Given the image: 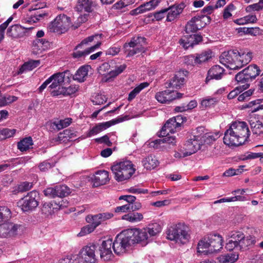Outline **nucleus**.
<instances>
[{
    "instance_id": "nucleus-1",
    "label": "nucleus",
    "mask_w": 263,
    "mask_h": 263,
    "mask_svg": "<svg viewBox=\"0 0 263 263\" xmlns=\"http://www.w3.org/2000/svg\"><path fill=\"white\" fill-rule=\"evenodd\" d=\"M250 132L245 122H233L224 133L223 142L229 146H238L248 140Z\"/></svg>"
},
{
    "instance_id": "nucleus-2",
    "label": "nucleus",
    "mask_w": 263,
    "mask_h": 263,
    "mask_svg": "<svg viewBox=\"0 0 263 263\" xmlns=\"http://www.w3.org/2000/svg\"><path fill=\"white\" fill-rule=\"evenodd\" d=\"M102 35V34H95L83 40L74 48L72 53V57L81 60L93 52L101 45Z\"/></svg>"
},
{
    "instance_id": "nucleus-3",
    "label": "nucleus",
    "mask_w": 263,
    "mask_h": 263,
    "mask_svg": "<svg viewBox=\"0 0 263 263\" xmlns=\"http://www.w3.org/2000/svg\"><path fill=\"white\" fill-rule=\"evenodd\" d=\"M222 238L220 235H208L199 241L198 252L206 254L216 253L222 249Z\"/></svg>"
},
{
    "instance_id": "nucleus-4",
    "label": "nucleus",
    "mask_w": 263,
    "mask_h": 263,
    "mask_svg": "<svg viewBox=\"0 0 263 263\" xmlns=\"http://www.w3.org/2000/svg\"><path fill=\"white\" fill-rule=\"evenodd\" d=\"M166 234L168 239L180 244L186 243L190 238L188 227L181 222L170 226L167 228Z\"/></svg>"
},
{
    "instance_id": "nucleus-5",
    "label": "nucleus",
    "mask_w": 263,
    "mask_h": 263,
    "mask_svg": "<svg viewBox=\"0 0 263 263\" xmlns=\"http://www.w3.org/2000/svg\"><path fill=\"white\" fill-rule=\"evenodd\" d=\"M134 165L129 160H123L115 163L111 167L114 178L118 182L127 180L131 178L136 172Z\"/></svg>"
},
{
    "instance_id": "nucleus-6",
    "label": "nucleus",
    "mask_w": 263,
    "mask_h": 263,
    "mask_svg": "<svg viewBox=\"0 0 263 263\" xmlns=\"http://www.w3.org/2000/svg\"><path fill=\"white\" fill-rule=\"evenodd\" d=\"M261 71L256 64H251L235 75V79L238 85L242 84L243 89H247L250 83L259 76Z\"/></svg>"
},
{
    "instance_id": "nucleus-7",
    "label": "nucleus",
    "mask_w": 263,
    "mask_h": 263,
    "mask_svg": "<svg viewBox=\"0 0 263 263\" xmlns=\"http://www.w3.org/2000/svg\"><path fill=\"white\" fill-rule=\"evenodd\" d=\"M113 217V214L110 213H103L86 216V221L89 224L83 227L78 234L79 236H83L93 232L102 222Z\"/></svg>"
},
{
    "instance_id": "nucleus-8",
    "label": "nucleus",
    "mask_w": 263,
    "mask_h": 263,
    "mask_svg": "<svg viewBox=\"0 0 263 263\" xmlns=\"http://www.w3.org/2000/svg\"><path fill=\"white\" fill-rule=\"evenodd\" d=\"M146 44V39L141 36L133 37L129 43L124 45V52L126 57H130L140 52L145 51L144 46Z\"/></svg>"
},
{
    "instance_id": "nucleus-9",
    "label": "nucleus",
    "mask_w": 263,
    "mask_h": 263,
    "mask_svg": "<svg viewBox=\"0 0 263 263\" xmlns=\"http://www.w3.org/2000/svg\"><path fill=\"white\" fill-rule=\"evenodd\" d=\"M112 244V249L117 255L123 254L127 251L132 245V241L126 230L122 231L116 236Z\"/></svg>"
},
{
    "instance_id": "nucleus-10",
    "label": "nucleus",
    "mask_w": 263,
    "mask_h": 263,
    "mask_svg": "<svg viewBox=\"0 0 263 263\" xmlns=\"http://www.w3.org/2000/svg\"><path fill=\"white\" fill-rule=\"evenodd\" d=\"M72 25L70 17L63 14L58 15L54 21L51 22L49 28L51 32L63 33Z\"/></svg>"
},
{
    "instance_id": "nucleus-11",
    "label": "nucleus",
    "mask_w": 263,
    "mask_h": 263,
    "mask_svg": "<svg viewBox=\"0 0 263 263\" xmlns=\"http://www.w3.org/2000/svg\"><path fill=\"white\" fill-rule=\"evenodd\" d=\"M238 51L236 49L223 52L219 57L221 64L226 67L233 70H238Z\"/></svg>"
},
{
    "instance_id": "nucleus-12",
    "label": "nucleus",
    "mask_w": 263,
    "mask_h": 263,
    "mask_svg": "<svg viewBox=\"0 0 263 263\" xmlns=\"http://www.w3.org/2000/svg\"><path fill=\"white\" fill-rule=\"evenodd\" d=\"M39 198L38 192L36 191H32L21 199L18 202V204L24 212L32 211L39 205Z\"/></svg>"
},
{
    "instance_id": "nucleus-13",
    "label": "nucleus",
    "mask_w": 263,
    "mask_h": 263,
    "mask_svg": "<svg viewBox=\"0 0 263 263\" xmlns=\"http://www.w3.org/2000/svg\"><path fill=\"white\" fill-rule=\"evenodd\" d=\"M22 226L10 221L0 224V237H14L18 235Z\"/></svg>"
},
{
    "instance_id": "nucleus-14",
    "label": "nucleus",
    "mask_w": 263,
    "mask_h": 263,
    "mask_svg": "<svg viewBox=\"0 0 263 263\" xmlns=\"http://www.w3.org/2000/svg\"><path fill=\"white\" fill-rule=\"evenodd\" d=\"M132 245L135 243H141L145 246L148 243V235L147 231L140 229H132L126 230Z\"/></svg>"
},
{
    "instance_id": "nucleus-15",
    "label": "nucleus",
    "mask_w": 263,
    "mask_h": 263,
    "mask_svg": "<svg viewBox=\"0 0 263 263\" xmlns=\"http://www.w3.org/2000/svg\"><path fill=\"white\" fill-rule=\"evenodd\" d=\"M78 132L73 128H67L60 132L57 137L51 139V143L53 144L66 143L71 141L73 139L78 137Z\"/></svg>"
},
{
    "instance_id": "nucleus-16",
    "label": "nucleus",
    "mask_w": 263,
    "mask_h": 263,
    "mask_svg": "<svg viewBox=\"0 0 263 263\" xmlns=\"http://www.w3.org/2000/svg\"><path fill=\"white\" fill-rule=\"evenodd\" d=\"M183 95L180 92L166 89L156 93L155 98L161 103L168 104L175 99L181 98Z\"/></svg>"
},
{
    "instance_id": "nucleus-17",
    "label": "nucleus",
    "mask_w": 263,
    "mask_h": 263,
    "mask_svg": "<svg viewBox=\"0 0 263 263\" xmlns=\"http://www.w3.org/2000/svg\"><path fill=\"white\" fill-rule=\"evenodd\" d=\"M96 250L95 245H87L84 247L77 256H78L80 259L82 260L83 259L86 262L95 263L96 261Z\"/></svg>"
},
{
    "instance_id": "nucleus-18",
    "label": "nucleus",
    "mask_w": 263,
    "mask_h": 263,
    "mask_svg": "<svg viewBox=\"0 0 263 263\" xmlns=\"http://www.w3.org/2000/svg\"><path fill=\"white\" fill-rule=\"evenodd\" d=\"M112 241L111 239L103 240L99 247L100 257L104 261L110 260L114 255L112 252Z\"/></svg>"
},
{
    "instance_id": "nucleus-19",
    "label": "nucleus",
    "mask_w": 263,
    "mask_h": 263,
    "mask_svg": "<svg viewBox=\"0 0 263 263\" xmlns=\"http://www.w3.org/2000/svg\"><path fill=\"white\" fill-rule=\"evenodd\" d=\"M185 7L183 3L172 5L165 8L166 13V21L171 22L175 21L179 17Z\"/></svg>"
},
{
    "instance_id": "nucleus-20",
    "label": "nucleus",
    "mask_w": 263,
    "mask_h": 263,
    "mask_svg": "<svg viewBox=\"0 0 263 263\" xmlns=\"http://www.w3.org/2000/svg\"><path fill=\"white\" fill-rule=\"evenodd\" d=\"M202 41V36L196 34H187L184 35L179 41L180 45L184 48L193 47Z\"/></svg>"
},
{
    "instance_id": "nucleus-21",
    "label": "nucleus",
    "mask_w": 263,
    "mask_h": 263,
    "mask_svg": "<svg viewBox=\"0 0 263 263\" xmlns=\"http://www.w3.org/2000/svg\"><path fill=\"white\" fill-rule=\"evenodd\" d=\"M70 72L67 70L63 72H57L51 76L48 79H50V83L49 87L51 89L56 88L62 85L64 82L65 78L67 77L69 78Z\"/></svg>"
},
{
    "instance_id": "nucleus-22",
    "label": "nucleus",
    "mask_w": 263,
    "mask_h": 263,
    "mask_svg": "<svg viewBox=\"0 0 263 263\" xmlns=\"http://www.w3.org/2000/svg\"><path fill=\"white\" fill-rule=\"evenodd\" d=\"M33 27H24L20 25L16 24L10 27L7 31V35L12 38H18L24 36L27 30L33 29Z\"/></svg>"
},
{
    "instance_id": "nucleus-23",
    "label": "nucleus",
    "mask_w": 263,
    "mask_h": 263,
    "mask_svg": "<svg viewBox=\"0 0 263 263\" xmlns=\"http://www.w3.org/2000/svg\"><path fill=\"white\" fill-rule=\"evenodd\" d=\"M188 73V71L185 70L178 71L170 80L169 86L176 89L180 88L184 84V77L187 76Z\"/></svg>"
},
{
    "instance_id": "nucleus-24",
    "label": "nucleus",
    "mask_w": 263,
    "mask_h": 263,
    "mask_svg": "<svg viewBox=\"0 0 263 263\" xmlns=\"http://www.w3.org/2000/svg\"><path fill=\"white\" fill-rule=\"evenodd\" d=\"M49 45V42L46 39H35L32 43V53L34 55L39 54L47 50Z\"/></svg>"
},
{
    "instance_id": "nucleus-25",
    "label": "nucleus",
    "mask_w": 263,
    "mask_h": 263,
    "mask_svg": "<svg viewBox=\"0 0 263 263\" xmlns=\"http://www.w3.org/2000/svg\"><path fill=\"white\" fill-rule=\"evenodd\" d=\"M92 180L94 186L97 187L105 184L110 180L109 172L105 170L98 171L96 173Z\"/></svg>"
},
{
    "instance_id": "nucleus-26",
    "label": "nucleus",
    "mask_w": 263,
    "mask_h": 263,
    "mask_svg": "<svg viewBox=\"0 0 263 263\" xmlns=\"http://www.w3.org/2000/svg\"><path fill=\"white\" fill-rule=\"evenodd\" d=\"M96 5V0H78L75 9L78 12H91Z\"/></svg>"
},
{
    "instance_id": "nucleus-27",
    "label": "nucleus",
    "mask_w": 263,
    "mask_h": 263,
    "mask_svg": "<svg viewBox=\"0 0 263 263\" xmlns=\"http://www.w3.org/2000/svg\"><path fill=\"white\" fill-rule=\"evenodd\" d=\"M224 71V69L219 65L213 66L208 71L205 79V83H208L211 80L213 79H221L223 75Z\"/></svg>"
},
{
    "instance_id": "nucleus-28",
    "label": "nucleus",
    "mask_w": 263,
    "mask_h": 263,
    "mask_svg": "<svg viewBox=\"0 0 263 263\" xmlns=\"http://www.w3.org/2000/svg\"><path fill=\"white\" fill-rule=\"evenodd\" d=\"M249 122L251 130L254 135L259 136L263 134V122L258 117H251Z\"/></svg>"
},
{
    "instance_id": "nucleus-29",
    "label": "nucleus",
    "mask_w": 263,
    "mask_h": 263,
    "mask_svg": "<svg viewBox=\"0 0 263 263\" xmlns=\"http://www.w3.org/2000/svg\"><path fill=\"white\" fill-rule=\"evenodd\" d=\"M201 144L197 140L196 137L194 136L193 138L189 139L185 144V149L187 151L186 155H191L196 153L201 148Z\"/></svg>"
},
{
    "instance_id": "nucleus-30",
    "label": "nucleus",
    "mask_w": 263,
    "mask_h": 263,
    "mask_svg": "<svg viewBox=\"0 0 263 263\" xmlns=\"http://www.w3.org/2000/svg\"><path fill=\"white\" fill-rule=\"evenodd\" d=\"M90 68L89 65H84L81 66L76 71L74 75L73 76V79L79 82H84L88 76L89 69Z\"/></svg>"
},
{
    "instance_id": "nucleus-31",
    "label": "nucleus",
    "mask_w": 263,
    "mask_h": 263,
    "mask_svg": "<svg viewBox=\"0 0 263 263\" xmlns=\"http://www.w3.org/2000/svg\"><path fill=\"white\" fill-rule=\"evenodd\" d=\"M175 123L172 118L168 119L162 127L160 136H164L165 134L168 135L170 133L172 134L176 132L178 127L176 126Z\"/></svg>"
},
{
    "instance_id": "nucleus-32",
    "label": "nucleus",
    "mask_w": 263,
    "mask_h": 263,
    "mask_svg": "<svg viewBox=\"0 0 263 263\" xmlns=\"http://www.w3.org/2000/svg\"><path fill=\"white\" fill-rule=\"evenodd\" d=\"M30 12H32L29 18L28 22L31 23H36L42 19L45 16H47L48 13L44 9H37V10H29Z\"/></svg>"
},
{
    "instance_id": "nucleus-33",
    "label": "nucleus",
    "mask_w": 263,
    "mask_h": 263,
    "mask_svg": "<svg viewBox=\"0 0 263 263\" xmlns=\"http://www.w3.org/2000/svg\"><path fill=\"white\" fill-rule=\"evenodd\" d=\"M142 165L147 170H151L158 166L159 162L154 155H150L142 161Z\"/></svg>"
},
{
    "instance_id": "nucleus-34",
    "label": "nucleus",
    "mask_w": 263,
    "mask_h": 263,
    "mask_svg": "<svg viewBox=\"0 0 263 263\" xmlns=\"http://www.w3.org/2000/svg\"><path fill=\"white\" fill-rule=\"evenodd\" d=\"M79 89V86L77 85H71L68 87H59L57 91L52 92L53 96L63 95V96H69L76 93Z\"/></svg>"
},
{
    "instance_id": "nucleus-35",
    "label": "nucleus",
    "mask_w": 263,
    "mask_h": 263,
    "mask_svg": "<svg viewBox=\"0 0 263 263\" xmlns=\"http://www.w3.org/2000/svg\"><path fill=\"white\" fill-rule=\"evenodd\" d=\"M252 59V53L251 52H239L238 51V65L239 69H241L245 65L248 64Z\"/></svg>"
},
{
    "instance_id": "nucleus-36",
    "label": "nucleus",
    "mask_w": 263,
    "mask_h": 263,
    "mask_svg": "<svg viewBox=\"0 0 263 263\" xmlns=\"http://www.w3.org/2000/svg\"><path fill=\"white\" fill-rule=\"evenodd\" d=\"M200 20L198 17H194L192 18L185 25V32L186 34L194 33L198 29V22Z\"/></svg>"
},
{
    "instance_id": "nucleus-37",
    "label": "nucleus",
    "mask_w": 263,
    "mask_h": 263,
    "mask_svg": "<svg viewBox=\"0 0 263 263\" xmlns=\"http://www.w3.org/2000/svg\"><path fill=\"white\" fill-rule=\"evenodd\" d=\"M57 206H58L59 208H61L63 206V205L62 203H60V202H59ZM58 209V207H54L53 203L51 202H45L42 205L41 212L45 216H48L49 215H51L54 213L55 209Z\"/></svg>"
},
{
    "instance_id": "nucleus-38",
    "label": "nucleus",
    "mask_w": 263,
    "mask_h": 263,
    "mask_svg": "<svg viewBox=\"0 0 263 263\" xmlns=\"http://www.w3.org/2000/svg\"><path fill=\"white\" fill-rule=\"evenodd\" d=\"M238 254L228 253L221 255L217 258L218 263H234L238 259Z\"/></svg>"
},
{
    "instance_id": "nucleus-39",
    "label": "nucleus",
    "mask_w": 263,
    "mask_h": 263,
    "mask_svg": "<svg viewBox=\"0 0 263 263\" xmlns=\"http://www.w3.org/2000/svg\"><path fill=\"white\" fill-rule=\"evenodd\" d=\"M40 64V60H30L25 62L20 68L18 71V74H21L25 71L32 70L37 67Z\"/></svg>"
},
{
    "instance_id": "nucleus-40",
    "label": "nucleus",
    "mask_w": 263,
    "mask_h": 263,
    "mask_svg": "<svg viewBox=\"0 0 263 263\" xmlns=\"http://www.w3.org/2000/svg\"><path fill=\"white\" fill-rule=\"evenodd\" d=\"M71 118H66L64 120H60L58 122H53L51 123L50 127L53 130H59L68 126L71 123Z\"/></svg>"
},
{
    "instance_id": "nucleus-41",
    "label": "nucleus",
    "mask_w": 263,
    "mask_h": 263,
    "mask_svg": "<svg viewBox=\"0 0 263 263\" xmlns=\"http://www.w3.org/2000/svg\"><path fill=\"white\" fill-rule=\"evenodd\" d=\"M143 218V215L137 212L129 213L122 217V219L127 220L130 222H137L141 221Z\"/></svg>"
},
{
    "instance_id": "nucleus-42",
    "label": "nucleus",
    "mask_w": 263,
    "mask_h": 263,
    "mask_svg": "<svg viewBox=\"0 0 263 263\" xmlns=\"http://www.w3.org/2000/svg\"><path fill=\"white\" fill-rule=\"evenodd\" d=\"M212 51L211 50L205 51L200 54H197L196 57L197 65H200L208 61L212 58Z\"/></svg>"
},
{
    "instance_id": "nucleus-43",
    "label": "nucleus",
    "mask_w": 263,
    "mask_h": 263,
    "mask_svg": "<svg viewBox=\"0 0 263 263\" xmlns=\"http://www.w3.org/2000/svg\"><path fill=\"white\" fill-rule=\"evenodd\" d=\"M33 144L31 137H29L23 139L17 143V148L21 152L26 151Z\"/></svg>"
},
{
    "instance_id": "nucleus-44",
    "label": "nucleus",
    "mask_w": 263,
    "mask_h": 263,
    "mask_svg": "<svg viewBox=\"0 0 263 263\" xmlns=\"http://www.w3.org/2000/svg\"><path fill=\"white\" fill-rule=\"evenodd\" d=\"M57 196L58 197L63 198L69 195L71 191L66 185H58L55 186Z\"/></svg>"
},
{
    "instance_id": "nucleus-45",
    "label": "nucleus",
    "mask_w": 263,
    "mask_h": 263,
    "mask_svg": "<svg viewBox=\"0 0 263 263\" xmlns=\"http://www.w3.org/2000/svg\"><path fill=\"white\" fill-rule=\"evenodd\" d=\"M149 83L147 82H143L140 84L130 92L128 95V100L129 101L133 100L142 89L147 87Z\"/></svg>"
},
{
    "instance_id": "nucleus-46",
    "label": "nucleus",
    "mask_w": 263,
    "mask_h": 263,
    "mask_svg": "<svg viewBox=\"0 0 263 263\" xmlns=\"http://www.w3.org/2000/svg\"><path fill=\"white\" fill-rule=\"evenodd\" d=\"M17 98L15 96L7 94L0 93V107L4 106L7 104L15 101Z\"/></svg>"
},
{
    "instance_id": "nucleus-47",
    "label": "nucleus",
    "mask_w": 263,
    "mask_h": 263,
    "mask_svg": "<svg viewBox=\"0 0 263 263\" xmlns=\"http://www.w3.org/2000/svg\"><path fill=\"white\" fill-rule=\"evenodd\" d=\"M254 240L250 236L245 237L243 234V238L241 239L238 243L239 250H245L248 249L249 246L254 244Z\"/></svg>"
},
{
    "instance_id": "nucleus-48",
    "label": "nucleus",
    "mask_w": 263,
    "mask_h": 263,
    "mask_svg": "<svg viewBox=\"0 0 263 263\" xmlns=\"http://www.w3.org/2000/svg\"><path fill=\"white\" fill-rule=\"evenodd\" d=\"M162 137L164 138L155 140L154 141L155 144H161V143H167L170 144L174 145L176 143V138L175 136H170V134H168V135L165 134V136Z\"/></svg>"
},
{
    "instance_id": "nucleus-49",
    "label": "nucleus",
    "mask_w": 263,
    "mask_h": 263,
    "mask_svg": "<svg viewBox=\"0 0 263 263\" xmlns=\"http://www.w3.org/2000/svg\"><path fill=\"white\" fill-rule=\"evenodd\" d=\"M11 217V212L7 206H0V222L6 221Z\"/></svg>"
},
{
    "instance_id": "nucleus-50",
    "label": "nucleus",
    "mask_w": 263,
    "mask_h": 263,
    "mask_svg": "<svg viewBox=\"0 0 263 263\" xmlns=\"http://www.w3.org/2000/svg\"><path fill=\"white\" fill-rule=\"evenodd\" d=\"M144 229L147 231L146 233L148 234V236H156L161 231L160 226L157 223L150 224L148 227Z\"/></svg>"
},
{
    "instance_id": "nucleus-51",
    "label": "nucleus",
    "mask_w": 263,
    "mask_h": 263,
    "mask_svg": "<svg viewBox=\"0 0 263 263\" xmlns=\"http://www.w3.org/2000/svg\"><path fill=\"white\" fill-rule=\"evenodd\" d=\"M218 102L216 98H206L201 102V106L202 108H211L214 107Z\"/></svg>"
},
{
    "instance_id": "nucleus-52",
    "label": "nucleus",
    "mask_w": 263,
    "mask_h": 263,
    "mask_svg": "<svg viewBox=\"0 0 263 263\" xmlns=\"http://www.w3.org/2000/svg\"><path fill=\"white\" fill-rule=\"evenodd\" d=\"M15 129L3 128L0 129V141L13 137L16 133Z\"/></svg>"
},
{
    "instance_id": "nucleus-53",
    "label": "nucleus",
    "mask_w": 263,
    "mask_h": 263,
    "mask_svg": "<svg viewBox=\"0 0 263 263\" xmlns=\"http://www.w3.org/2000/svg\"><path fill=\"white\" fill-rule=\"evenodd\" d=\"M126 65L123 64L117 67L115 70L110 71L107 74L106 81H109V79L113 78L122 72L126 68Z\"/></svg>"
},
{
    "instance_id": "nucleus-54",
    "label": "nucleus",
    "mask_w": 263,
    "mask_h": 263,
    "mask_svg": "<svg viewBox=\"0 0 263 263\" xmlns=\"http://www.w3.org/2000/svg\"><path fill=\"white\" fill-rule=\"evenodd\" d=\"M197 105V103L196 101L192 100L185 106H177L175 110L177 112L185 111L188 110H191L195 108Z\"/></svg>"
},
{
    "instance_id": "nucleus-55",
    "label": "nucleus",
    "mask_w": 263,
    "mask_h": 263,
    "mask_svg": "<svg viewBox=\"0 0 263 263\" xmlns=\"http://www.w3.org/2000/svg\"><path fill=\"white\" fill-rule=\"evenodd\" d=\"M261 100L257 99L250 102L246 106L248 108H252V112H256L259 109H263V104H260Z\"/></svg>"
},
{
    "instance_id": "nucleus-56",
    "label": "nucleus",
    "mask_w": 263,
    "mask_h": 263,
    "mask_svg": "<svg viewBox=\"0 0 263 263\" xmlns=\"http://www.w3.org/2000/svg\"><path fill=\"white\" fill-rule=\"evenodd\" d=\"M220 137V134L219 132L215 133H206L204 135V142L208 144L212 143L215 141Z\"/></svg>"
},
{
    "instance_id": "nucleus-57",
    "label": "nucleus",
    "mask_w": 263,
    "mask_h": 263,
    "mask_svg": "<svg viewBox=\"0 0 263 263\" xmlns=\"http://www.w3.org/2000/svg\"><path fill=\"white\" fill-rule=\"evenodd\" d=\"M59 263H84L78 256H73L69 257L62 258L59 261Z\"/></svg>"
},
{
    "instance_id": "nucleus-58",
    "label": "nucleus",
    "mask_w": 263,
    "mask_h": 263,
    "mask_svg": "<svg viewBox=\"0 0 263 263\" xmlns=\"http://www.w3.org/2000/svg\"><path fill=\"white\" fill-rule=\"evenodd\" d=\"M229 236L231 240L238 244L241 239L243 238V233L241 232L233 231L230 233Z\"/></svg>"
},
{
    "instance_id": "nucleus-59",
    "label": "nucleus",
    "mask_w": 263,
    "mask_h": 263,
    "mask_svg": "<svg viewBox=\"0 0 263 263\" xmlns=\"http://www.w3.org/2000/svg\"><path fill=\"white\" fill-rule=\"evenodd\" d=\"M88 14H84L80 15L77 20L74 24L71 26L73 29L78 28L82 24L86 22L88 20Z\"/></svg>"
},
{
    "instance_id": "nucleus-60",
    "label": "nucleus",
    "mask_w": 263,
    "mask_h": 263,
    "mask_svg": "<svg viewBox=\"0 0 263 263\" xmlns=\"http://www.w3.org/2000/svg\"><path fill=\"white\" fill-rule=\"evenodd\" d=\"M235 9V6L231 3L229 4L224 9L223 12V17L224 19L226 20L230 18L232 16V14L231 13V11H234Z\"/></svg>"
},
{
    "instance_id": "nucleus-61",
    "label": "nucleus",
    "mask_w": 263,
    "mask_h": 263,
    "mask_svg": "<svg viewBox=\"0 0 263 263\" xmlns=\"http://www.w3.org/2000/svg\"><path fill=\"white\" fill-rule=\"evenodd\" d=\"M107 98L102 94L97 95L92 100L93 105H101L106 102Z\"/></svg>"
},
{
    "instance_id": "nucleus-62",
    "label": "nucleus",
    "mask_w": 263,
    "mask_h": 263,
    "mask_svg": "<svg viewBox=\"0 0 263 263\" xmlns=\"http://www.w3.org/2000/svg\"><path fill=\"white\" fill-rule=\"evenodd\" d=\"M43 193L45 196L49 198H54L57 197L55 186L46 188L43 191Z\"/></svg>"
},
{
    "instance_id": "nucleus-63",
    "label": "nucleus",
    "mask_w": 263,
    "mask_h": 263,
    "mask_svg": "<svg viewBox=\"0 0 263 263\" xmlns=\"http://www.w3.org/2000/svg\"><path fill=\"white\" fill-rule=\"evenodd\" d=\"M245 89H242V84L239 85L234 90L231 91L228 95L229 99H234L235 97L237 96L238 94L243 91Z\"/></svg>"
},
{
    "instance_id": "nucleus-64",
    "label": "nucleus",
    "mask_w": 263,
    "mask_h": 263,
    "mask_svg": "<svg viewBox=\"0 0 263 263\" xmlns=\"http://www.w3.org/2000/svg\"><path fill=\"white\" fill-rule=\"evenodd\" d=\"M32 187V183L24 182L18 185V190L20 192H23L30 190Z\"/></svg>"
}]
</instances>
